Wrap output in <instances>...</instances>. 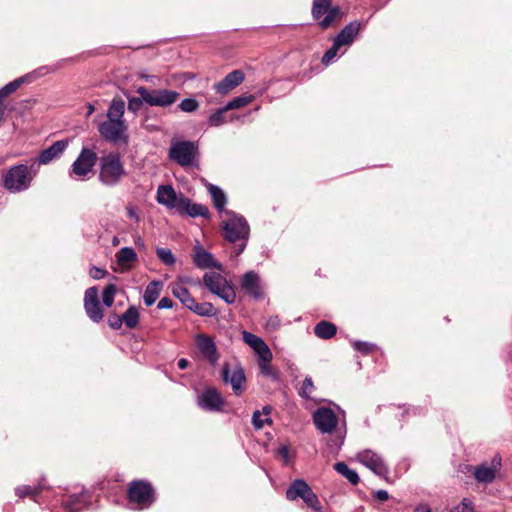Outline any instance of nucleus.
<instances>
[{
    "label": "nucleus",
    "instance_id": "41",
    "mask_svg": "<svg viewBox=\"0 0 512 512\" xmlns=\"http://www.w3.org/2000/svg\"><path fill=\"white\" fill-rule=\"evenodd\" d=\"M115 293L116 286L114 284H109L105 287L102 294V301L105 306L111 307L113 305Z\"/></svg>",
    "mask_w": 512,
    "mask_h": 512
},
{
    "label": "nucleus",
    "instance_id": "39",
    "mask_svg": "<svg viewBox=\"0 0 512 512\" xmlns=\"http://www.w3.org/2000/svg\"><path fill=\"white\" fill-rule=\"evenodd\" d=\"M156 254L161 262L167 266H172L176 262V258L174 257L172 251L168 248H157Z\"/></svg>",
    "mask_w": 512,
    "mask_h": 512
},
{
    "label": "nucleus",
    "instance_id": "19",
    "mask_svg": "<svg viewBox=\"0 0 512 512\" xmlns=\"http://www.w3.org/2000/svg\"><path fill=\"white\" fill-rule=\"evenodd\" d=\"M501 466V459L500 458H493L491 461V464H482L475 468L474 476L478 482L481 483H491L495 477L496 473L500 469Z\"/></svg>",
    "mask_w": 512,
    "mask_h": 512
},
{
    "label": "nucleus",
    "instance_id": "9",
    "mask_svg": "<svg viewBox=\"0 0 512 512\" xmlns=\"http://www.w3.org/2000/svg\"><path fill=\"white\" fill-rule=\"evenodd\" d=\"M96 162L97 154L91 149L83 148L71 166L70 176L84 180L92 172Z\"/></svg>",
    "mask_w": 512,
    "mask_h": 512
},
{
    "label": "nucleus",
    "instance_id": "45",
    "mask_svg": "<svg viewBox=\"0 0 512 512\" xmlns=\"http://www.w3.org/2000/svg\"><path fill=\"white\" fill-rule=\"evenodd\" d=\"M341 46L337 42H333V45L325 52L322 57V63L328 65L337 55V52Z\"/></svg>",
    "mask_w": 512,
    "mask_h": 512
},
{
    "label": "nucleus",
    "instance_id": "7",
    "mask_svg": "<svg viewBox=\"0 0 512 512\" xmlns=\"http://www.w3.org/2000/svg\"><path fill=\"white\" fill-rule=\"evenodd\" d=\"M127 495L129 502L136 504L138 509L148 508L155 501L153 487L143 480L132 481Z\"/></svg>",
    "mask_w": 512,
    "mask_h": 512
},
{
    "label": "nucleus",
    "instance_id": "23",
    "mask_svg": "<svg viewBox=\"0 0 512 512\" xmlns=\"http://www.w3.org/2000/svg\"><path fill=\"white\" fill-rule=\"evenodd\" d=\"M180 208L178 213L180 214H187L190 217H209L210 212L207 206L198 204V203H192L191 200L184 196V199L181 201Z\"/></svg>",
    "mask_w": 512,
    "mask_h": 512
},
{
    "label": "nucleus",
    "instance_id": "25",
    "mask_svg": "<svg viewBox=\"0 0 512 512\" xmlns=\"http://www.w3.org/2000/svg\"><path fill=\"white\" fill-rule=\"evenodd\" d=\"M242 338L243 341L254 350L258 357L271 352L264 340L251 332L244 330L242 332Z\"/></svg>",
    "mask_w": 512,
    "mask_h": 512
},
{
    "label": "nucleus",
    "instance_id": "5",
    "mask_svg": "<svg viewBox=\"0 0 512 512\" xmlns=\"http://www.w3.org/2000/svg\"><path fill=\"white\" fill-rule=\"evenodd\" d=\"M168 156L184 168L198 166L199 148L193 141L172 140Z\"/></svg>",
    "mask_w": 512,
    "mask_h": 512
},
{
    "label": "nucleus",
    "instance_id": "20",
    "mask_svg": "<svg viewBox=\"0 0 512 512\" xmlns=\"http://www.w3.org/2000/svg\"><path fill=\"white\" fill-rule=\"evenodd\" d=\"M244 73L241 70H234L227 74L224 79L214 84V89L220 94H227L244 81Z\"/></svg>",
    "mask_w": 512,
    "mask_h": 512
},
{
    "label": "nucleus",
    "instance_id": "40",
    "mask_svg": "<svg viewBox=\"0 0 512 512\" xmlns=\"http://www.w3.org/2000/svg\"><path fill=\"white\" fill-rule=\"evenodd\" d=\"M228 111L226 107L218 109L215 113H213L209 119L208 123L210 126L218 127L226 123L225 113Z\"/></svg>",
    "mask_w": 512,
    "mask_h": 512
},
{
    "label": "nucleus",
    "instance_id": "27",
    "mask_svg": "<svg viewBox=\"0 0 512 512\" xmlns=\"http://www.w3.org/2000/svg\"><path fill=\"white\" fill-rule=\"evenodd\" d=\"M172 294L181 301V303L189 309L194 302L189 290L180 282L172 283L170 285Z\"/></svg>",
    "mask_w": 512,
    "mask_h": 512
},
{
    "label": "nucleus",
    "instance_id": "35",
    "mask_svg": "<svg viewBox=\"0 0 512 512\" xmlns=\"http://www.w3.org/2000/svg\"><path fill=\"white\" fill-rule=\"evenodd\" d=\"M137 255L130 247H123L117 253V262L120 266L126 267L129 263L136 260Z\"/></svg>",
    "mask_w": 512,
    "mask_h": 512
},
{
    "label": "nucleus",
    "instance_id": "16",
    "mask_svg": "<svg viewBox=\"0 0 512 512\" xmlns=\"http://www.w3.org/2000/svg\"><path fill=\"white\" fill-rule=\"evenodd\" d=\"M240 285L252 298L262 299L264 297L260 276L255 271L246 272L241 278Z\"/></svg>",
    "mask_w": 512,
    "mask_h": 512
},
{
    "label": "nucleus",
    "instance_id": "31",
    "mask_svg": "<svg viewBox=\"0 0 512 512\" xmlns=\"http://www.w3.org/2000/svg\"><path fill=\"white\" fill-rule=\"evenodd\" d=\"M337 328L334 324L321 321L314 327V333L321 339H330L336 334Z\"/></svg>",
    "mask_w": 512,
    "mask_h": 512
},
{
    "label": "nucleus",
    "instance_id": "43",
    "mask_svg": "<svg viewBox=\"0 0 512 512\" xmlns=\"http://www.w3.org/2000/svg\"><path fill=\"white\" fill-rule=\"evenodd\" d=\"M252 423L256 429H262L265 423L270 424L272 423V420L270 417L263 418L262 413L259 410H256L252 415Z\"/></svg>",
    "mask_w": 512,
    "mask_h": 512
},
{
    "label": "nucleus",
    "instance_id": "30",
    "mask_svg": "<svg viewBox=\"0 0 512 512\" xmlns=\"http://www.w3.org/2000/svg\"><path fill=\"white\" fill-rule=\"evenodd\" d=\"M310 486L302 479L294 480L286 490V498L294 501L301 498Z\"/></svg>",
    "mask_w": 512,
    "mask_h": 512
},
{
    "label": "nucleus",
    "instance_id": "24",
    "mask_svg": "<svg viewBox=\"0 0 512 512\" xmlns=\"http://www.w3.org/2000/svg\"><path fill=\"white\" fill-rule=\"evenodd\" d=\"M360 28V22H350L338 33L334 41L337 42V44H339L341 47L344 45H350L353 42L356 35L359 33Z\"/></svg>",
    "mask_w": 512,
    "mask_h": 512
},
{
    "label": "nucleus",
    "instance_id": "8",
    "mask_svg": "<svg viewBox=\"0 0 512 512\" xmlns=\"http://www.w3.org/2000/svg\"><path fill=\"white\" fill-rule=\"evenodd\" d=\"M143 97L146 104L150 106L168 107L174 104L179 98L177 91L168 89H157L148 91L145 87H139L136 91Z\"/></svg>",
    "mask_w": 512,
    "mask_h": 512
},
{
    "label": "nucleus",
    "instance_id": "12",
    "mask_svg": "<svg viewBox=\"0 0 512 512\" xmlns=\"http://www.w3.org/2000/svg\"><path fill=\"white\" fill-rule=\"evenodd\" d=\"M356 460L376 475L385 476L388 474V468L382 457L370 449L358 452L356 455Z\"/></svg>",
    "mask_w": 512,
    "mask_h": 512
},
{
    "label": "nucleus",
    "instance_id": "28",
    "mask_svg": "<svg viewBox=\"0 0 512 512\" xmlns=\"http://www.w3.org/2000/svg\"><path fill=\"white\" fill-rule=\"evenodd\" d=\"M162 288V282L156 280L150 282L147 285L143 295V300L146 306H151L156 302L157 298L161 293Z\"/></svg>",
    "mask_w": 512,
    "mask_h": 512
},
{
    "label": "nucleus",
    "instance_id": "11",
    "mask_svg": "<svg viewBox=\"0 0 512 512\" xmlns=\"http://www.w3.org/2000/svg\"><path fill=\"white\" fill-rule=\"evenodd\" d=\"M222 379L225 383L231 385L236 395H240L244 392L246 377L244 369L239 363L233 365L225 363L222 368Z\"/></svg>",
    "mask_w": 512,
    "mask_h": 512
},
{
    "label": "nucleus",
    "instance_id": "47",
    "mask_svg": "<svg viewBox=\"0 0 512 512\" xmlns=\"http://www.w3.org/2000/svg\"><path fill=\"white\" fill-rule=\"evenodd\" d=\"M353 347L355 350L362 352L364 354H368L372 352L375 349V345L368 343V342H362V341H355L353 343Z\"/></svg>",
    "mask_w": 512,
    "mask_h": 512
},
{
    "label": "nucleus",
    "instance_id": "4",
    "mask_svg": "<svg viewBox=\"0 0 512 512\" xmlns=\"http://www.w3.org/2000/svg\"><path fill=\"white\" fill-rule=\"evenodd\" d=\"M126 176L121 157L117 153H109L101 157L99 180L106 186H116Z\"/></svg>",
    "mask_w": 512,
    "mask_h": 512
},
{
    "label": "nucleus",
    "instance_id": "58",
    "mask_svg": "<svg viewBox=\"0 0 512 512\" xmlns=\"http://www.w3.org/2000/svg\"><path fill=\"white\" fill-rule=\"evenodd\" d=\"M262 413V416L265 415V417H268L270 412H271V407L270 406H264L262 408V411H260Z\"/></svg>",
    "mask_w": 512,
    "mask_h": 512
},
{
    "label": "nucleus",
    "instance_id": "26",
    "mask_svg": "<svg viewBox=\"0 0 512 512\" xmlns=\"http://www.w3.org/2000/svg\"><path fill=\"white\" fill-rule=\"evenodd\" d=\"M272 357H273L272 352L258 357V366H259L260 373L263 376H265L273 381H278L279 380L278 372L271 365Z\"/></svg>",
    "mask_w": 512,
    "mask_h": 512
},
{
    "label": "nucleus",
    "instance_id": "33",
    "mask_svg": "<svg viewBox=\"0 0 512 512\" xmlns=\"http://www.w3.org/2000/svg\"><path fill=\"white\" fill-rule=\"evenodd\" d=\"M139 310L135 306H130L122 315V323H124L129 329H134L139 323Z\"/></svg>",
    "mask_w": 512,
    "mask_h": 512
},
{
    "label": "nucleus",
    "instance_id": "57",
    "mask_svg": "<svg viewBox=\"0 0 512 512\" xmlns=\"http://www.w3.org/2000/svg\"><path fill=\"white\" fill-rule=\"evenodd\" d=\"M188 364H189V362H188V360H187V359H185V358H181V359H179V361H178V367H179L181 370L186 369V368L188 367Z\"/></svg>",
    "mask_w": 512,
    "mask_h": 512
},
{
    "label": "nucleus",
    "instance_id": "29",
    "mask_svg": "<svg viewBox=\"0 0 512 512\" xmlns=\"http://www.w3.org/2000/svg\"><path fill=\"white\" fill-rule=\"evenodd\" d=\"M207 188L211 195L214 207L219 212H225V205L227 203V198H226L224 191L222 189H220L218 186L213 185V184H209L207 186Z\"/></svg>",
    "mask_w": 512,
    "mask_h": 512
},
{
    "label": "nucleus",
    "instance_id": "6",
    "mask_svg": "<svg viewBox=\"0 0 512 512\" xmlns=\"http://www.w3.org/2000/svg\"><path fill=\"white\" fill-rule=\"evenodd\" d=\"M204 286L212 293L220 297L227 304L236 300V293L230 282L218 272H207L203 276Z\"/></svg>",
    "mask_w": 512,
    "mask_h": 512
},
{
    "label": "nucleus",
    "instance_id": "42",
    "mask_svg": "<svg viewBox=\"0 0 512 512\" xmlns=\"http://www.w3.org/2000/svg\"><path fill=\"white\" fill-rule=\"evenodd\" d=\"M314 390H315V386L313 384L312 379L310 377H306L302 383L300 390H299V395L302 398L309 399Z\"/></svg>",
    "mask_w": 512,
    "mask_h": 512
},
{
    "label": "nucleus",
    "instance_id": "14",
    "mask_svg": "<svg viewBox=\"0 0 512 512\" xmlns=\"http://www.w3.org/2000/svg\"><path fill=\"white\" fill-rule=\"evenodd\" d=\"M84 308L87 316L93 322L98 323L103 319L104 312L98 300V289L96 287H90L85 291Z\"/></svg>",
    "mask_w": 512,
    "mask_h": 512
},
{
    "label": "nucleus",
    "instance_id": "46",
    "mask_svg": "<svg viewBox=\"0 0 512 512\" xmlns=\"http://www.w3.org/2000/svg\"><path fill=\"white\" fill-rule=\"evenodd\" d=\"M198 107V102L193 98L183 99L179 104V108L184 112H194Z\"/></svg>",
    "mask_w": 512,
    "mask_h": 512
},
{
    "label": "nucleus",
    "instance_id": "17",
    "mask_svg": "<svg viewBox=\"0 0 512 512\" xmlns=\"http://www.w3.org/2000/svg\"><path fill=\"white\" fill-rule=\"evenodd\" d=\"M195 342L201 355L215 365L219 360V353L214 340L205 334H198L195 337Z\"/></svg>",
    "mask_w": 512,
    "mask_h": 512
},
{
    "label": "nucleus",
    "instance_id": "53",
    "mask_svg": "<svg viewBox=\"0 0 512 512\" xmlns=\"http://www.w3.org/2000/svg\"><path fill=\"white\" fill-rule=\"evenodd\" d=\"M106 273H107L106 270L98 268V267H92L89 272L90 276L93 279H102L105 277Z\"/></svg>",
    "mask_w": 512,
    "mask_h": 512
},
{
    "label": "nucleus",
    "instance_id": "38",
    "mask_svg": "<svg viewBox=\"0 0 512 512\" xmlns=\"http://www.w3.org/2000/svg\"><path fill=\"white\" fill-rule=\"evenodd\" d=\"M24 80H25L24 77H20L18 79H15L12 82L6 84L4 87H2L0 89V97L2 99H4L8 95H10L13 92H15L24 83Z\"/></svg>",
    "mask_w": 512,
    "mask_h": 512
},
{
    "label": "nucleus",
    "instance_id": "55",
    "mask_svg": "<svg viewBox=\"0 0 512 512\" xmlns=\"http://www.w3.org/2000/svg\"><path fill=\"white\" fill-rule=\"evenodd\" d=\"M374 497L379 501H386L389 498V494L385 490H378L375 492Z\"/></svg>",
    "mask_w": 512,
    "mask_h": 512
},
{
    "label": "nucleus",
    "instance_id": "10",
    "mask_svg": "<svg viewBox=\"0 0 512 512\" xmlns=\"http://www.w3.org/2000/svg\"><path fill=\"white\" fill-rule=\"evenodd\" d=\"M340 13L339 7H332L331 0H313L312 15L315 20H320L322 29L329 28Z\"/></svg>",
    "mask_w": 512,
    "mask_h": 512
},
{
    "label": "nucleus",
    "instance_id": "15",
    "mask_svg": "<svg viewBox=\"0 0 512 512\" xmlns=\"http://www.w3.org/2000/svg\"><path fill=\"white\" fill-rule=\"evenodd\" d=\"M156 199L159 204L165 206L167 209H175L178 212L184 195H178L170 185H160L157 189Z\"/></svg>",
    "mask_w": 512,
    "mask_h": 512
},
{
    "label": "nucleus",
    "instance_id": "13",
    "mask_svg": "<svg viewBox=\"0 0 512 512\" xmlns=\"http://www.w3.org/2000/svg\"><path fill=\"white\" fill-rule=\"evenodd\" d=\"M313 421L322 433H331L338 424V418L330 408L321 407L313 413Z\"/></svg>",
    "mask_w": 512,
    "mask_h": 512
},
{
    "label": "nucleus",
    "instance_id": "44",
    "mask_svg": "<svg viewBox=\"0 0 512 512\" xmlns=\"http://www.w3.org/2000/svg\"><path fill=\"white\" fill-rule=\"evenodd\" d=\"M450 512H476L473 502L464 498L457 506L453 507Z\"/></svg>",
    "mask_w": 512,
    "mask_h": 512
},
{
    "label": "nucleus",
    "instance_id": "62",
    "mask_svg": "<svg viewBox=\"0 0 512 512\" xmlns=\"http://www.w3.org/2000/svg\"><path fill=\"white\" fill-rule=\"evenodd\" d=\"M113 243H114V244L118 243L117 238H114Z\"/></svg>",
    "mask_w": 512,
    "mask_h": 512
},
{
    "label": "nucleus",
    "instance_id": "60",
    "mask_svg": "<svg viewBox=\"0 0 512 512\" xmlns=\"http://www.w3.org/2000/svg\"><path fill=\"white\" fill-rule=\"evenodd\" d=\"M95 108L94 105L88 104L87 106V116H90L94 112Z\"/></svg>",
    "mask_w": 512,
    "mask_h": 512
},
{
    "label": "nucleus",
    "instance_id": "52",
    "mask_svg": "<svg viewBox=\"0 0 512 512\" xmlns=\"http://www.w3.org/2000/svg\"><path fill=\"white\" fill-rule=\"evenodd\" d=\"M108 324L113 329H120L122 327V319L119 315H111L108 319Z\"/></svg>",
    "mask_w": 512,
    "mask_h": 512
},
{
    "label": "nucleus",
    "instance_id": "48",
    "mask_svg": "<svg viewBox=\"0 0 512 512\" xmlns=\"http://www.w3.org/2000/svg\"><path fill=\"white\" fill-rule=\"evenodd\" d=\"M125 211H126L128 218H130L131 220H133L136 223L140 222V216L138 213V209L134 204H131V203L127 204L125 206Z\"/></svg>",
    "mask_w": 512,
    "mask_h": 512
},
{
    "label": "nucleus",
    "instance_id": "37",
    "mask_svg": "<svg viewBox=\"0 0 512 512\" xmlns=\"http://www.w3.org/2000/svg\"><path fill=\"white\" fill-rule=\"evenodd\" d=\"M254 100V96L248 95V96H239L235 97L231 101H229L226 104V109L233 110V109H239L242 108L248 104H250Z\"/></svg>",
    "mask_w": 512,
    "mask_h": 512
},
{
    "label": "nucleus",
    "instance_id": "36",
    "mask_svg": "<svg viewBox=\"0 0 512 512\" xmlns=\"http://www.w3.org/2000/svg\"><path fill=\"white\" fill-rule=\"evenodd\" d=\"M301 499L309 508L313 509L316 512H321V503L318 499V496L313 492L311 487L307 489V491L302 495Z\"/></svg>",
    "mask_w": 512,
    "mask_h": 512
},
{
    "label": "nucleus",
    "instance_id": "61",
    "mask_svg": "<svg viewBox=\"0 0 512 512\" xmlns=\"http://www.w3.org/2000/svg\"><path fill=\"white\" fill-rule=\"evenodd\" d=\"M141 77L145 80H150L152 78V76L149 75H142Z\"/></svg>",
    "mask_w": 512,
    "mask_h": 512
},
{
    "label": "nucleus",
    "instance_id": "54",
    "mask_svg": "<svg viewBox=\"0 0 512 512\" xmlns=\"http://www.w3.org/2000/svg\"><path fill=\"white\" fill-rule=\"evenodd\" d=\"M158 309H170L173 307V301L168 297H163L157 304Z\"/></svg>",
    "mask_w": 512,
    "mask_h": 512
},
{
    "label": "nucleus",
    "instance_id": "22",
    "mask_svg": "<svg viewBox=\"0 0 512 512\" xmlns=\"http://www.w3.org/2000/svg\"><path fill=\"white\" fill-rule=\"evenodd\" d=\"M68 147L67 140H59L54 142L50 147L44 149L39 154L37 161L41 165H46L58 158Z\"/></svg>",
    "mask_w": 512,
    "mask_h": 512
},
{
    "label": "nucleus",
    "instance_id": "59",
    "mask_svg": "<svg viewBox=\"0 0 512 512\" xmlns=\"http://www.w3.org/2000/svg\"><path fill=\"white\" fill-rule=\"evenodd\" d=\"M279 453L284 457V458H287L288 455H289V450L287 447H281L279 449Z\"/></svg>",
    "mask_w": 512,
    "mask_h": 512
},
{
    "label": "nucleus",
    "instance_id": "2",
    "mask_svg": "<svg viewBox=\"0 0 512 512\" xmlns=\"http://www.w3.org/2000/svg\"><path fill=\"white\" fill-rule=\"evenodd\" d=\"M33 164H17L4 170L1 174L2 186L11 193H19L27 190L36 176Z\"/></svg>",
    "mask_w": 512,
    "mask_h": 512
},
{
    "label": "nucleus",
    "instance_id": "1",
    "mask_svg": "<svg viewBox=\"0 0 512 512\" xmlns=\"http://www.w3.org/2000/svg\"><path fill=\"white\" fill-rule=\"evenodd\" d=\"M124 112V101L113 99L107 111V120L98 126V131L105 140L115 143L127 140L125 135L127 126L123 120Z\"/></svg>",
    "mask_w": 512,
    "mask_h": 512
},
{
    "label": "nucleus",
    "instance_id": "56",
    "mask_svg": "<svg viewBox=\"0 0 512 512\" xmlns=\"http://www.w3.org/2000/svg\"><path fill=\"white\" fill-rule=\"evenodd\" d=\"M415 512H431V509L427 504H420L415 508Z\"/></svg>",
    "mask_w": 512,
    "mask_h": 512
},
{
    "label": "nucleus",
    "instance_id": "18",
    "mask_svg": "<svg viewBox=\"0 0 512 512\" xmlns=\"http://www.w3.org/2000/svg\"><path fill=\"white\" fill-rule=\"evenodd\" d=\"M198 404L204 410L219 411L224 404V400L216 389L206 388L199 397Z\"/></svg>",
    "mask_w": 512,
    "mask_h": 512
},
{
    "label": "nucleus",
    "instance_id": "32",
    "mask_svg": "<svg viewBox=\"0 0 512 512\" xmlns=\"http://www.w3.org/2000/svg\"><path fill=\"white\" fill-rule=\"evenodd\" d=\"M334 469L343 477H345L352 485L359 483L360 478L358 473L350 469L344 462H338L334 465Z\"/></svg>",
    "mask_w": 512,
    "mask_h": 512
},
{
    "label": "nucleus",
    "instance_id": "3",
    "mask_svg": "<svg viewBox=\"0 0 512 512\" xmlns=\"http://www.w3.org/2000/svg\"><path fill=\"white\" fill-rule=\"evenodd\" d=\"M227 219L222 222V229L224 238L231 242L236 243L240 241L235 247L236 255L241 254L249 237L250 228L247 221L240 215L231 211H225Z\"/></svg>",
    "mask_w": 512,
    "mask_h": 512
},
{
    "label": "nucleus",
    "instance_id": "51",
    "mask_svg": "<svg viewBox=\"0 0 512 512\" xmlns=\"http://www.w3.org/2000/svg\"><path fill=\"white\" fill-rule=\"evenodd\" d=\"M16 494L20 498H22V497H24L26 495H34V494H36V490L34 488L30 487V486L24 485V486H20V487H18L16 489Z\"/></svg>",
    "mask_w": 512,
    "mask_h": 512
},
{
    "label": "nucleus",
    "instance_id": "49",
    "mask_svg": "<svg viewBox=\"0 0 512 512\" xmlns=\"http://www.w3.org/2000/svg\"><path fill=\"white\" fill-rule=\"evenodd\" d=\"M143 103H145V101L142 96H140V98H128V109L130 111L136 112L142 107Z\"/></svg>",
    "mask_w": 512,
    "mask_h": 512
},
{
    "label": "nucleus",
    "instance_id": "50",
    "mask_svg": "<svg viewBox=\"0 0 512 512\" xmlns=\"http://www.w3.org/2000/svg\"><path fill=\"white\" fill-rule=\"evenodd\" d=\"M280 324H281L280 318L277 315H273V316L268 317L265 326H266V329H268L270 331H275L280 327Z\"/></svg>",
    "mask_w": 512,
    "mask_h": 512
},
{
    "label": "nucleus",
    "instance_id": "34",
    "mask_svg": "<svg viewBox=\"0 0 512 512\" xmlns=\"http://www.w3.org/2000/svg\"><path fill=\"white\" fill-rule=\"evenodd\" d=\"M189 310L193 311L199 316H214L216 315V309L211 303L205 302V303H198L196 300H194L193 304H191V307H189Z\"/></svg>",
    "mask_w": 512,
    "mask_h": 512
},
{
    "label": "nucleus",
    "instance_id": "21",
    "mask_svg": "<svg viewBox=\"0 0 512 512\" xmlns=\"http://www.w3.org/2000/svg\"><path fill=\"white\" fill-rule=\"evenodd\" d=\"M193 261L200 269L216 268L219 271L223 270L222 265L214 259L213 255L200 246L194 249Z\"/></svg>",
    "mask_w": 512,
    "mask_h": 512
}]
</instances>
